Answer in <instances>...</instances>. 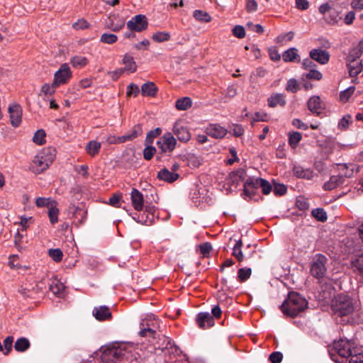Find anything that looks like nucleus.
<instances>
[{
    "mask_svg": "<svg viewBox=\"0 0 363 363\" xmlns=\"http://www.w3.org/2000/svg\"><path fill=\"white\" fill-rule=\"evenodd\" d=\"M308 306V301L301 294L291 291L287 298L281 306L282 313L289 317L294 318L304 311Z\"/></svg>",
    "mask_w": 363,
    "mask_h": 363,
    "instance_id": "obj_1",
    "label": "nucleus"
},
{
    "mask_svg": "<svg viewBox=\"0 0 363 363\" xmlns=\"http://www.w3.org/2000/svg\"><path fill=\"white\" fill-rule=\"evenodd\" d=\"M329 352L331 359L337 363H347L349 359L356 354L354 342L343 339L335 341L333 347Z\"/></svg>",
    "mask_w": 363,
    "mask_h": 363,
    "instance_id": "obj_2",
    "label": "nucleus"
},
{
    "mask_svg": "<svg viewBox=\"0 0 363 363\" xmlns=\"http://www.w3.org/2000/svg\"><path fill=\"white\" fill-rule=\"evenodd\" d=\"M55 157V149L51 147L44 149L34 157L30 169L35 174H40L49 167Z\"/></svg>",
    "mask_w": 363,
    "mask_h": 363,
    "instance_id": "obj_3",
    "label": "nucleus"
},
{
    "mask_svg": "<svg viewBox=\"0 0 363 363\" xmlns=\"http://www.w3.org/2000/svg\"><path fill=\"white\" fill-rule=\"evenodd\" d=\"M331 308L333 313L340 317L347 316L354 311L352 300L345 295H338L333 301Z\"/></svg>",
    "mask_w": 363,
    "mask_h": 363,
    "instance_id": "obj_4",
    "label": "nucleus"
},
{
    "mask_svg": "<svg viewBox=\"0 0 363 363\" xmlns=\"http://www.w3.org/2000/svg\"><path fill=\"white\" fill-rule=\"evenodd\" d=\"M327 257L322 254H316L311 262L310 272L315 279L323 278L327 272Z\"/></svg>",
    "mask_w": 363,
    "mask_h": 363,
    "instance_id": "obj_5",
    "label": "nucleus"
},
{
    "mask_svg": "<svg viewBox=\"0 0 363 363\" xmlns=\"http://www.w3.org/2000/svg\"><path fill=\"white\" fill-rule=\"evenodd\" d=\"M145 210L138 214L133 218L138 222L143 225H151L156 218V208L155 206L151 204H146L145 206Z\"/></svg>",
    "mask_w": 363,
    "mask_h": 363,
    "instance_id": "obj_6",
    "label": "nucleus"
},
{
    "mask_svg": "<svg viewBox=\"0 0 363 363\" xmlns=\"http://www.w3.org/2000/svg\"><path fill=\"white\" fill-rule=\"evenodd\" d=\"M148 21L145 15L138 14L133 17L127 23L130 31L142 32L147 29Z\"/></svg>",
    "mask_w": 363,
    "mask_h": 363,
    "instance_id": "obj_7",
    "label": "nucleus"
},
{
    "mask_svg": "<svg viewBox=\"0 0 363 363\" xmlns=\"http://www.w3.org/2000/svg\"><path fill=\"white\" fill-rule=\"evenodd\" d=\"M177 140L171 133H164L159 141H157L158 148L162 152H171L176 147Z\"/></svg>",
    "mask_w": 363,
    "mask_h": 363,
    "instance_id": "obj_8",
    "label": "nucleus"
},
{
    "mask_svg": "<svg viewBox=\"0 0 363 363\" xmlns=\"http://www.w3.org/2000/svg\"><path fill=\"white\" fill-rule=\"evenodd\" d=\"M72 77V72L67 64H62L54 75V84L60 86L66 84Z\"/></svg>",
    "mask_w": 363,
    "mask_h": 363,
    "instance_id": "obj_9",
    "label": "nucleus"
},
{
    "mask_svg": "<svg viewBox=\"0 0 363 363\" xmlns=\"http://www.w3.org/2000/svg\"><path fill=\"white\" fill-rule=\"evenodd\" d=\"M125 355V351L121 347H112L106 350L102 354L104 362L115 363Z\"/></svg>",
    "mask_w": 363,
    "mask_h": 363,
    "instance_id": "obj_10",
    "label": "nucleus"
},
{
    "mask_svg": "<svg viewBox=\"0 0 363 363\" xmlns=\"http://www.w3.org/2000/svg\"><path fill=\"white\" fill-rule=\"evenodd\" d=\"M262 178L249 177L244 184L243 194L247 196L252 197L256 194V191L260 188L259 182Z\"/></svg>",
    "mask_w": 363,
    "mask_h": 363,
    "instance_id": "obj_11",
    "label": "nucleus"
},
{
    "mask_svg": "<svg viewBox=\"0 0 363 363\" xmlns=\"http://www.w3.org/2000/svg\"><path fill=\"white\" fill-rule=\"evenodd\" d=\"M196 322L199 328L205 330L214 325L213 317L208 312L199 313L196 318Z\"/></svg>",
    "mask_w": 363,
    "mask_h": 363,
    "instance_id": "obj_12",
    "label": "nucleus"
},
{
    "mask_svg": "<svg viewBox=\"0 0 363 363\" xmlns=\"http://www.w3.org/2000/svg\"><path fill=\"white\" fill-rule=\"evenodd\" d=\"M206 133L207 135L216 139H222L228 133V130L222 127L220 124H209L206 128Z\"/></svg>",
    "mask_w": 363,
    "mask_h": 363,
    "instance_id": "obj_13",
    "label": "nucleus"
},
{
    "mask_svg": "<svg viewBox=\"0 0 363 363\" xmlns=\"http://www.w3.org/2000/svg\"><path fill=\"white\" fill-rule=\"evenodd\" d=\"M310 57L320 65H326L330 60V54L321 48L313 49L309 52Z\"/></svg>",
    "mask_w": 363,
    "mask_h": 363,
    "instance_id": "obj_14",
    "label": "nucleus"
},
{
    "mask_svg": "<svg viewBox=\"0 0 363 363\" xmlns=\"http://www.w3.org/2000/svg\"><path fill=\"white\" fill-rule=\"evenodd\" d=\"M11 123L14 127H18L21 122L22 110L18 104L11 105L9 107Z\"/></svg>",
    "mask_w": 363,
    "mask_h": 363,
    "instance_id": "obj_15",
    "label": "nucleus"
},
{
    "mask_svg": "<svg viewBox=\"0 0 363 363\" xmlns=\"http://www.w3.org/2000/svg\"><path fill=\"white\" fill-rule=\"evenodd\" d=\"M173 133L181 142L186 143L191 138L189 130L181 123H175L173 127Z\"/></svg>",
    "mask_w": 363,
    "mask_h": 363,
    "instance_id": "obj_16",
    "label": "nucleus"
},
{
    "mask_svg": "<svg viewBox=\"0 0 363 363\" xmlns=\"http://www.w3.org/2000/svg\"><path fill=\"white\" fill-rule=\"evenodd\" d=\"M307 106L308 110L316 116H319L324 108L323 104L318 96H311L307 102Z\"/></svg>",
    "mask_w": 363,
    "mask_h": 363,
    "instance_id": "obj_17",
    "label": "nucleus"
},
{
    "mask_svg": "<svg viewBox=\"0 0 363 363\" xmlns=\"http://www.w3.org/2000/svg\"><path fill=\"white\" fill-rule=\"evenodd\" d=\"M131 202L137 211H141L144 207V198L143 194L136 189H133L130 194Z\"/></svg>",
    "mask_w": 363,
    "mask_h": 363,
    "instance_id": "obj_18",
    "label": "nucleus"
},
{
    "mask_svg": "<svg viewBox=\"0 0 363 363\" xmlns=\"http://www.w3.org/2000/svg\"><path fill=\"white\" fill-rule=\"evenodd\" d=\"M347 67L351 77H357L363 69L362 61H357L356 60H347Z\"/></svg>",
    "mask_w": 363,
    "mask_h": 363,
    "instance_id": "obj_19",
    "label": "nucleus"
},
{
    "mask_svg": "<svg viewBox=\"0 0 363 363\" xmlns=\"http://www.w3.org/2000/svg\"><path fill=\"white\" fill-rule=\"evenodd\" d=\"M179 175L177 172L169 171L167 168H163L157 173V178L169 183H172L178 179Z\"/></svg>",
    "mask_w": 363,
    "mask_h": 363,
    "instance_id": "obj_20",
    "label": "nucleus"
},
{
    "mask_svg": "<svg viewBox=\"0 0 363 363\" xmlns=\"http://www.w3.org/2000/svg\"><path fill=\"white\" fill-rule=\"evenodd\" d=\"M93 315L99 320H104L111 317V313L107 306L95 307Z\"/></svg>",
    "mask_w": 363,
    "mask_h": 363,
    "instance_id": "obj_21",
    "label": "nucleus"
},
{
    "mask_svg": "<svg viewBox=\"0 0 363 363\" xmlns=\"http://www.w3.org/2000/svg\"><path fill=\"white\" fill-rule=\"evenodd\" d=\"M294 174L298 178L311 180L314 177V173L309 169H303L300 166H295L293 169Z\"/></svg>",
    "mask_w": 363,
    "mask_h": 363,
    "instance_id": "obj_22",
    "label": "nucleus"
},
{
    "mask_svg": "<svg viewBox=\"0 0 363 363\" xmlns=\"http://www.w3.org/2000/svg\"><path fill=\"white\" fill-rule=\"evenodd\" d=\"M158 89L155 84L152 82L145 83L141 86V93L145 96H155L157 93Z\"/></svg>",
    "mask_w": 363,
    "mask_h": 363,
    "instance_id": "obj_23",
    "label": "nucleus"
},
{
    "mask_svg": "<svg viewBox=\"0 0 363 363\" xmlns=\"http://www.w3.org/2000/svg\"><path fill=\"white\" fill-rule=\"evenodd\" d=\"M164 342L165 343V346L161 348V350L165 354H169L171 357L172 354H177L179 352V348L175 345L172 341L167 337H163Z\"/></svg>",
    "mask_w": 363,
    "mask_h": 363,
    "instance_id": "obj_24",
    "label": "nucleus"
},
{
    "mask_svg": "<svg viewBox=\"0 0 363 363\" xmlns=\"http://www.w3.org/2000/svg\"><path fill=\"white\" fill-rule=\"evenodd\" d=\"M344 178L340 175H334L330 178V180L323 185V189L330 191L335 189L339 184H342Z\"/></svg>",
    "mask_w": 363,
    "mask_h": 363,
    "instance_id": "obj_25",
    "label": "nucleus"
},
{
    "mask_svg": "<svg viewBox=\"0 0 363 363\" xmlns=\"http://www.w3.org/2000/svg\"><path fill=\"white\" fill-rule=\"evenodd\" d=\"M245 172L244 169H240L230 174L228 182L232 185L238 186L240 182L244 180Z\"/></svg>",
    "mask_w": 363,
    "mask_h": 363,
    "instance_id": "obj_26",
    "label": "nucleus"
},
{
    "mask_svg": "<svg viewBox=\"0 0 363 363\" xmlns=\"http://www.w3.org/2000/svg\"><path fill=\"white\" fill-rule=\"evenodd\" d=\"M101 147V143L96 140H91L86 144L85 150L89 155L94 157L99 154Z\"/></svg>",
    "mask_w": 363,
    "mask_h": 363,
    "instance_id": "obj_27",
    "label": "nucleus"
},
{
    "mask_svg": "<svg viewBox=\"0 0 363 363\" xmlns=\"http://www.w3.org/2000/svg\"><path fill=\"white\" fill-rule=\"evenodd\" d=\"M30 347V342L26 337H22L16 341L14 344V349L18 352H24L28 350Z\"/></svg>",
    "mask_w": 363,
    "mask_h": 363,
    "instance_id": "obj_28",
    "label": "nucleus"
},
{
    "mask_svg": "<svg viewBox=\"0 0 363 363\" xmlns=\"http://www.w3.org/2000/svg\"><path fill=\"white\" fill-rule=\"evenodd\" d=\"M282 59L286 62H294L296 59H298V61H300L298 50L295 48L288 49L282 54Z\"/></svg>",
    "mask_w": 363,
    "mask_h": 363,
    "instance_id": "obj_29",
    "label": "nucleus"
},
{
    "mask_svg": "<svg viewBox=\"0 0 363 363\" xmlns=\"http://www.w3.org/2000/svg\"><path fill=\"white\" fill-rule=\"evenodd\" d=\"M286 104V101L284 99V95L282 94H276L274 95L271 96L268 99V105L270 107H275L277 105H280L284 106Z\"/></svg>",
    "mask_w": 363,
    "mask_h": 363,
    "instance_id": "obj_30",
    "label": "nucleus"
},
{
    "mask_svg": "<svg viewBox=\"0 0 363 363\" xmlns=\"http://www.w3.org/2000/svg\"><path fill=\"white\" fill-rule=\"evenodd\" d=\"M341 18L340 13L334 9H332L328 14L324 17L325 22L330 25L337 23Z\"/></svg>",
    "mask_w": 363,
    "mask_h": 363,
    "instance_id": "obj_31",
    "label": "nucleus"
},
{
    "mask_svg": "<svg viewBox=\"0 0 363 363\" xmlns=\"http://www.w3.org/2000/svg\"><path fill=\"white\" fill-rule=\"evenodd\" d=\"M143 134V128L141 124H137L135 125L132 130L130 131L129 133L124 135V140L125 143L127 141L133 140V139L136 138L139 135H141Z\"/></svg>",
    "mask_w": 363,
    "mask_h": 363,
    "instance_id": "obj_32",
    "label": "nucleus"
},
{
    "mask_svg": "<svg viewBox=\"0 0 363 363\" xmlns=\"http://www.w3.org/2000/svg\"><path fill=\"white\" fill-rule=\"evenodd\" d=\"M139 335L141 337H151L155 339L156 331L153 328H150L149 324L142 323L140 324Z\"/></svg>",
    "mask_w": 363,
    "mask_h": 363,
    "instance_id": "obj_33",
    "label": "nucleus"
},
{
    "mask_svg": "<svg viewBox=\"0 0 363 363\" xmlns=\"http://www.w3.org/2000/svg\"><path fill=\"white\" fill-rule=\"evenodd\" d=\"M192 101L189 97H183L176 101L175 106L179 111H185L190 108Z\"/></svg>",
    "mask_w": 363,
    "mask_h": 363,
    "instance_id": "obj_34",
    "label": "nucleus"
},
{
    "mask_svg": "<svg viewBox=\"0 0 363 363\" xmlns=\"http://www.w3.org/2000/svg\"><path fill=\"white\" fill-rule=\"evenodd\" d=\"M242 246V242L241 240H236V242L233 249L232 255L237 259L239 262L244 260V255L242 252L241 247Z\"/></svg>",
    "mask_w": 363,
    "mask_h": 363,
    "instance_id": "obj_35",
    "label": "nucleus"
},
{
    "mask_svg": "<svg viewBox=\"0 0 363 363\" xmlns=\"http://www.w3.org/2000/svg\"><path fill=\"white\" fill-rule=\"evenodd\" d=\"M123 62L125 65V70L129 71L131 73H133L136 71L137 66L132 57L125 55L123 57Z\"/></svg>",
    "mask_w": 363,
    "mask_h": 363,
    "instance_id": "obj_36",
    "label": "nucleus"
},
{
    "mask_svg": "<svg viewBox=\"0 0 363 363\" xmlns=\"http://www.w3.org/2000/svg\"><path fill=\"white\" fill-rule=\"evenodd\" d=\"M57 87L58 86L57 85L54 84L53 82L51 84H45L41 87L40 93L39 94V95L40 96L43 95L44 96H48V97L50 96L55 92V90Z\"/></svg>",
    "mask_w": 363,
    "mask_h": 363,
    "instance_id": "obj_37",
    "label": "nucleus"
},
{
    "mask_svg": "<svg viewBox=\"0 0 363 363\" xmlns=\"http://www.w3.org/2000/svg\"><path fill=\"white\" fill-rule=\"evenodd\" d=\"M35 204L39 208L48 207L50 208L51 206L57 204V202L51 198L38 197L35 200Z\"/></svg>",
    "mask_w": 363,
    "mask_h": 363,
    "instance_id": "obj_38",
    "label": "nucleus"
},
{
    "mask_svg": "<svg viewBox=\"0 0 363 363\" xmlns=\"http://www.w3.org/2000/svg\"><path fill=\"white\" fill-rule=\"evenodd\" d=\"M252 269L249 267L240 268L238 271V280L240 282L247 281L251 276Z\"/></svg>",
    "mask_w": 363,
    "mask_h": 363,
    "instance_id": "obj_39",
    "label": "nucleus"
},
{
    "mask_svg": "<svg viewBox=\"0 0 363 363\" xmlns=\"http://www.w3.org/2000/svg\"><path fill=\"white\" fill-rule=\"evenodd\" d=\"M72 65L76 68H82L88 63V59L83 56H74L71 60Z\"/></svg>",
    "mask_w": 363,
    "mask_h": 363,
    "instance_id": "obj_40",
    "label": "nucleus"
},
{
    "mask_svg": "<svg viewBox=\"0 0 363 363\" xmlns=\"http://www.w3.org/2000/svg\"><path fill=\"white\" fill-rule=\"evenodd\" d=\"M302 138V135L299 132H293L289 133V144L293 148L295 149Z\"/></svg>",
    "mask_w": 363,
    "mask_h": 363,
    "instance_id": "obj_41",
    "label": "nucleus"
},
{
    "mask_svg": "<svg viewBox=\"0 0 363 363\" xmlns=\"http://www.w3.org/2000/svg\"><path fill=\"white\" fill-rule=\"evenodd\" d=\"M194 17L196 21L200 22L208 23L211 21V17L210 15L207 12L201 10L194 11Z\"/></svg>",
    "mask_w": 363,
    "mask_h": 363,
    "instance_id": "obj_42",
    "label": "nucleus"
},
{
    "mask_svg": "<svg viewBox=\"0 0 363 363\" xmlns=\"http://www.w3.org/2000/svg\"><path fill=\"white\" fill-rule=\"evenodd\" d=\"M170 33L168 32H157L152 35V40L157 43L166 42L170 40Z\"/></svg>",
    "mask_w": 363,
    "mask_h": 363,
    "instance_id": "obj_43",
    "label": "nucleus"
},
{
    "mask_svg": "<svg viewBox=\"0 0 363 363\" xmlns=\"http://www.w3.org/2000/svg\"><path fill=\"white\" fill-rule=\"evenodd\" d=\"M312 216L321 222L326 221L328 216L326 212L321 208H317L312 211Z\"/></svg>",
    "mask_w": 363,
    "mask_h": 363,
    "instance_id": "obj_44",
    "label": "nucleus"
},
{
    "mask_svg": "<svg viewBox=\"0 0 363 363\" xmlns=\"http://www.w3.org/2000/svg\"><path fill=\"white\" fill-rule=\"evenodd\" d=\"M58 214L59 209L57 208V204L51 206V207L48 209V216L52 224L57 223Z\"/></svg>",
    "mask_w": 363,
    "mask_h": 363,
    "instance_id": "obj_45",
    "label": "nucleus"
},
{
    "mask_svg": "<svg viewBox=\"0 0 363 363\" xmlns=\"http://www.w3.org/2000/svg\"><path fill=\"white\" fill-rule=\"evenodd\" d=\"M46 133L45 130L40 129L35 132L33 135V141L37 145H41L45 143Z\"/></svg>",
    "mask_w": 363,
    "mask_h": 363,
    "instance_id": "obj_46",
    "label": "nucleus"
},
{
    "mask_svg": "<svg viewBox=\"0 0 363 363\" xmlns=\"http://www.w3.org/2000/svg\"><path fill=\"white\" fill-rule=\"evenodd\" d=\"M198 247L200 250V254L202 255V257H209L210 252L212 250V245L210 242H206L201 243L198 246Z\"/></svg>",
    "mask_w": 363,
    "mask_h": 363,
    "instance_id": "obj_47",
    "label": "nucleus"
},
{
    "mask_svg": "<svg viewBox=\"0 0 363 363\" xmlns=\"http://www.w3.org/2000/svg\"><path fill=\"white\" fill-rule=\"evenodd\" d=\"M48 255L56 262H61L63 258V253L59 248L49 250Z\"/></svg>",
    "mask_w": 363,
    "mask_h": 363,
    "instance_id": "obj_48",
    "label": "nucleus"
},
{
    "mask_svg": "<svg viewBox=\"0 0 363 363\" xmlns=\"http://www.w3.org/2000/svg\"><path fill=\"white\" fill-rule=\"evenodd\" d=\"M294 37V33L289 31L284 34L279 35L276 38V43L280 45H283L286 41H291Z\"/></svg>",
    "mask_w": 363,
    "mask_h": 363,
    "instance_id": "obj_49",
    "label": "nucleus"
},
{
    "mask_svg": "<svg viewBox=\"0 0 363 363\" xmlns=\"http://www.w3.org/2000/svg\"><path fill=\"white\" fill-rule=\"evenodd\" d=\"M118 40L117 35L112 33H104L101 35L100 40L106 44H113Z\"/></svg>",
    "mask_w": 363,
    "mask_h": 363,
    "instance_id": "obj_50",
    "label": "nucleus"
},
{
    "mask_svg": "<svg viewBox=\"0 0 363 363\" xmlns=\"http://www.w3.org/2000/svg\"><path fill=\"white\" fill-rule=\"evenodd\" d=\"M355 91L354 86H350L340 94V99L342 101H347Z\"/></svg>",
    "mask_w": 363,
    "mask_h": 363,
    "instance_id": "obj_51",
    "label": "nucleus"
},
{
    "mask_svg": "<svg viewBox=\"0 0 363 363\" xmlns=\"http://www.w3.org/2000/svg\"><path fill=\"white\" fill-rule=\"evenodd\" d=\"M363 53V50L360 49V48L357 45L356 47L352 48L350 50L349 55L347 56V60H357L359 59Z\"/></svg>",
    "mask_w": 363,
    "mask_h": 363,
    "instance_id": "obj_52",
    "label": "nucleus"
},
{
    "mask_svg": "<svg viewBox=\"0 0 363 363\" xmlns=\"http://www.w3.org/2000/svg\"><path fill=\"white\" fill-rule=\"evenodd\" d=\"M13 343V336H8L4 340V354L5 355H8L12 350Z\"/></svg>",
    "mask_w": 363,
    "mask_h": 363,
    "instance_id": "obj_53",
    "label": "nucleus"
},
{
    "mask_svg": "<svg viewBox=\"0 0 363 363\" xmlns=\"http://www.w3.org/2000/svg\"><path fill=\"white\" fill-rule=\"evenodd\" d=\"M299 89L298 84L295 79H290L287 82L286 90L289 92L296 93Z\"/></svg>",
    "mask_w": 363,
    "mask_h": 363,
    "instance_id": "obj_54",
    "label": "nucleus"
},
{
    "mask_svg": "<svg viewBox=\"0 0 363 363\" xmlns=\"http://www.w3.org/2000/svg\"><path fill=\"white\" fill-rule=\"evenodd\" d=\"M162 133V129L160 128H156L154 130H150L147 134L146 137V143H152L153 139L158 137Z\"/></svg>",
    "mask_w": 363,
    "mask_h": 363,
    "instance_id": "obj_55",
    "label": "nucleus"
},
{
    "mask_svg": "<svg viewBox=\"0 0 363 363\" xmlns=\"http://www.w3.org/2000/svg\"><path fill=\"white\" fill-rule=\"evenodd\" d=\"M306 78L312 80L319 81L323 78V74L315 68L311 70H308V72L306 74Z\"/></svg>",
    "mask_w": 363,
    "mask_h": 363,
    "instance_id": "obj_56",
    "label": "nucleus"
},
{
    "mask_svg": "<svg viewBox=\"0 0 363 363\" xmlns=\"http://www.w3.org/2000/svg\"><path fill=\"white\" fill-rule=\"evenodd\" d=\"M352 266L359 272V274H363V254L359 255L352 262Z\"/></svg>",
    "mask_w": 363,
    "mask_h": 363,
    "instance_id": "obj_57",
    "label": "nucleus"
},
{
    "mask_svg": "<svg viewBox=\"0 0 363 363\" xmlns=\"http://www.w3.org/2000/svg\"><path fill=\"white\" fill-rule=\"evenodd\" d=\"M156 152L155 147L151 145L147 146L143 150V157L146 160H150Z\"/></svg>",
    "mask_w": 363,
    "mask_h": 363,
    "instance_id": "obj_58",
    "label": "nucleus"
},
{
    "mask_svg": "<svg viewBox=\"0 0 363 363\" xmlns=\"http://www.w3.org/2000/svg\"><path fill=\"white\" fill-rule=\"evenodd\" d=\"M351 123V116L346 115L343 116L338 123V128L340 130H345Z\"/></svg>",
    "mask_w": 363,
    "mask_h": 363,
    "instance_id": "obj_59",
    "label": "nucleus"
},
{
    "mask_svg": "<svg viewBox=\"0 0 363 363\" xmlns=\"http://www.w3.org/2000/svg\"><path fill=\"white\" fill-rule=\"evenodd\" d=\"M140 92V89L138 85L135 84L131 83L128 86L126 95L130 96L133 95V96H137Z\"/></svg>",
    "mask_w": 363,
    "mask_h": 363,
    "instance_id": "obj_60",
    "label": "nucleus"
},
{
    "mask_svg": "<svg viewBox=\"0 0 363 363\" xmlns=\"http://www.w3.org/2000/svg\"><path fill=\"white\" fill-rule=\"evenodd\" d=\"M259 182H261V184H259V186L260 188L262 189V194L265 195L269 194L272 190V187L269 182L264 179H262V181H260Z\"/></svg>",
    "mask_w": 363,
    "mask_h": 363,
    "instance_id": "obj_61",
    "label": "nucleus"
},
{
    "mask_svg": "<svg viewBox=\"0 0 363 363\" xmlns=\"http://www.w3.org/2000/svg\"><path fill=\"white\" fill-rule=\"evenodd\" d=\"M246 27L248 30L259 34L264 33V28L260 24H254L252 22H248L246 24Z\"/></svg>",
    "mask_w": 363,
    "mask_h": 363,
    "instance_id": "obj_62",
    "label": "nucleus"
},
{
    "mask_svg": "<svg viewBox=\"0 0 363 363\" xmlns=\"http://www.w3.org/2000/svg\"><path fill=\"white\" fill-rule=\"evenodd\" d=\"M232 32L233 35L238 38H243L245 36V30L244 27L242 26H235Z\"/></svg>",
    "mask_w": 363,
    "mask_h": 363,
    "instance_id": "obj_63",
    "label": "nucleus"
},
{
    "mask_svg": "<svg viewBox=\"0 0 363 363\" xmlns=\"http://www.w3.org/2000/svg\"><path fill=\"white\" fill-rule=\"evenodd\" d=\"M282 359L283 354L280 352H274L269 357V359L272 363H280Z\"/></svg>",
    "mask_w": 363,
    "mask_h": 363,
    "instance_id": "obj_64",
    "label": "nucleus"
}]
</instances>
